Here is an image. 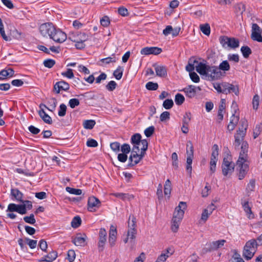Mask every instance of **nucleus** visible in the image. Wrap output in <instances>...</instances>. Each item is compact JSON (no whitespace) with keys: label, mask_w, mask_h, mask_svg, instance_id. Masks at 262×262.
<instances>
[{"label":"nucleus","mask_w":262,"mask_h":262,"mask_svg":"<svg viewBox=\"0 0 262 262\" xmlns=\"http://www.w3.org/2000/svg\"><path fill=\"white\" fill-rule=\"evenodd\" d=\"M55 28V27L52 23H45L40 25L39 31L43 36L48 35L50 37L53 33Z\"/></svg>","instance_id":"obj_5"},{"label":"nucleus","mask_w":262,"mask_h":262,"mask_svg":"<svg viewBox=\"0 0 262 262\" xmlns=\"http://www.w3.org/2000/svg\"><path fill=\"white\" fill-rule=\"evenodd\" d=\"M25 241L31 249H34L37 246V241L29 239L28 237L25 238Z\"/></svg>","instance_id":"obj_63"},{"label":"nucleus","mask_w":262,"mask_h":262,"mask_svg":"<svg viewBox=\"0 0 262 262\" xmlns=\"http://www.w3.org/2000/svg\"><path fill=\"white\" fill-rule=\"evenodd\" d=\"M186 154L187 157L193 158V147L190 141H188L186 144Z\"/></svg>","instance_id":"obj_28"},{"label":"nucleus","mask_w":262,"mask_h":262,"mask_svg":"<svg viewBox=\"0 0 262 262\" xmlns=\"http://www.w3.org/2000/svg\"><path fill=\"white\" fill-rule=\"evenodd\" d=\"M173 105V102L172 99H166L164 101L163 106L167 110L170 109Z\"/></svg>","instance_id":"obj_53"},{"label":"nucleus","mask_w":262,"mask_h":262,"mask_svg":"<svg viewBox=\"0 0 262 262\" xmlns=\"http://www.w3.org/2000/svg\"><path fill=\"white\" fill-rule=\"evenodd\" d=\"M222 86L223 89V94L234 93L236 95L239 94V89L237 85H234L228 82H222Z\"/></svg>","instance_id":"obj_9"},{"label":"nucleus","mask_w":262,"mask_h":262,"mask_svg":"<svg viewBox=\"0 0 262 262\" xmlns=\"http://www.w3.org/2000/svg\"><path fill=\"white\" fill-rule=\"evenodd\" d=\"M209 65H207L203 62L199 63L198 65L196 67V71L201 75H206L208 74L207 71L208 70V67Z\"/></svg>","instance_id":"obj_20"},{"label":"nucleus","mask_w":262,"mask_h":262,"mask_svg":"<svg viewBox=\"0 0 262 262\" xmlns=\"http://www.w3.org/2000/svg\"><path fill=\"white\" fill-rule=\"evenodd\" d=\"M235 164L232 162L228 160L227 158H224L222 164L223 174L227 176L228 174H231L234 169Z\"/></svg>","instance_id":"obj_3"},{"label":"nucleus","mask_w":262,"mask_h":262,"mask_svg":"<svg viewBox=\"0 0 262 262\" xmlns=\"http://www.w3.org/2000/svg\"><path fill=\"white\" fill-rule=\"evenodd\" d=\"M148 141L146 139H143V142H142V146L141 147V152L140 154H139L140 157L138 159L139 161L140 162L143 158L144 157L146 151L148 149Z\"/></svg>","instance_id":"obj_25"},{"label":"nucleus","mask_w":262,"mask_h":262,"mask_svg":"<svg viewBox=\"0 0 262 262\" xmlns=\"http://www.w3.org/2000/svg\"><path fill=\"white\" fill-rule=\"evenodd\" d=\"M86 237L85 234H84L83 236H82L81 234L78 233L74 238H73L72 242L77 246L83 247L85 245Z\"/></svg>","instance_id":"obj_15"},{"label":"nucleus","mask_w":262,"mask_h":262,"mask_svg":"<svg viewBox=\"0 0 262 262\" xmlns=\"http://www.w3.org/2000/svg\"><path fill=\"white\" fill-rule=\"evenodd\" d=\"M75 252L73 250H70L68 252L67 259L69 262H73L75 259Z\"/></svg>","instance_id":"obj_56"},{"label":"nucleus","mask_w":262,"mask_h":262,"mask_svg":"<svg viewBox=\"0 0 262 262\" xmlns=\"http://www.w3.org/2000/svg\"><path fill=\"white\" fill-rule=\"evenodd\" d=\"M230 37L226 36H221L219 38V41L224 48L229 47L228 45L230 41Z\"/></svg>","instance_id":"obj_33"},{"label":"nucleus","mask_w":262,"mask_h":262,"mask_svg":"<svg viewBox=\"0 0 262 262\" xmlns=\"http://www.w3.org/2000/svg\"><path fill=\"white\" fill-rule=\"evenodd\" d=\"M183 91L187 97L192 98L196 95V86L193 85H189L185 88Z\"/></svg>","instance_id":"obj_19"},{"label":"nucleus","mask_w":262,"mask_h":262,"mask_svg":"<svg viewBox=\"0 0 262 262\" xmlns=\"http://www.w3.org/2000/svg\"><path fill=\"white\" fill-rule=\"evenodd\" d=\"M258 245L257 244V241L255 239H252L248 241L244 247L250 250L251 251L256 252L257 248Z\"/></svg>","instance_id":"obj_22"},{"label":"nucleus","mask_w":262,"mask_h":262,"mask_svg":"<svg viewBox=\"0 0 262 262\" xmlns=\"http://www.w3.org/2000/svg\"><path fill=\"white\" fill-rule=\"evenodd\" d=\"M157 76L160 77H164L167 75V70L165 66H159L157 64H153Z\"/></svg>","instance_id":"obj_18"},{"label":"nucleus","mask_w":262,"mask_h":262,"mask_svg":"<svg viewBox=\"0 0 262 262\" xmlns=\"http://www.w3.org/2000/svg\"><path fill=\"white\" fill-rule=\"evenodd\" d=\"M117 59L115 57V54H113L111 57H108L105 58H102L100 59V62L105 64H108L110 63H114L116 62Z\"/></svg>","instance_id":"obj_27"},{"label":"nucleus","mask_w":262,"mask_h":262,"mask_svg":"<svg viewBox=\"0 0 262 262\" xmlns=\"http://www.w3.org/2000/svg\"><path fill=\"white\" fill-rule=\"evenodd\" d=\"M262 130V124H258L255 126L253 129V138L256 139L260 135Z\"/></svg>","instance_id":"obj_45"},{"label":"nucleus","mask_w":262,"mask_h":262,"mask_svg":"<svg viewBox=\"0 0 262 262\" xmlns=\"http://www.w3.org/2000/svg\"><path fill=\"white\" fill-rule=\"evenodd\" d=\"M154 126H151L145 129L144 134L147 137H150L154 134Z\"/></svg>","instance_id":"obj_64"},{"label":"nucleus","mask_w":262,"mask_h":262,"mask_svg":"<svg viewBox=\"0 0 262 262\" xmlns=\"http://www.w3.org/2000/svg\"><path fill=\"white\" fill-rule=\"evenodd\" d=\"M11 195L17 201L24 202L23 200V194L17 188H12L11 189Z\"/></svg>","instance_id":"obj_23"},{"label":"nucleus","mask_w":262,"mask_h":262,"mask_svg":"<svg viewBox=\"0 0 262 262\" xmlns=\"http://www.w3.org/2000/svg\"><path fill=\"white\" fill-rule=\"evenodd\" d=\"M192 157H187L186 160V169L187 172L190 174V175L191 174L192 172Z\"/></svg>","instance_id":"obj_48"},{"label":"nucleus","mask_w":262,"mask_h":262,"mask_svg":"<svg viewBox=\"0 0 262 262\" xmlns=\"http://www.w3.org/2000/svg\"><path fill=\"white\" fill-rule=\"evenodd\" d=\"M38 114L42 120L46 123L51 124L52 120L50 116H49L43 109H41L38 112Z\"/></svg>","instance_id":"obj_24"},{"label":"nucleus","mask_w":262,"mask_h":262,"mask_svg":"<svg viewBox=\"0 0 262 262\" xmlns=\"http://www.w3.org/2000/svg\"><path fill=\"white\" fill-rule=\"evenodd\" d=\"M241 51L243 56L245 58H248L250 55L252 54V51L251 49L247 46H242L241 48Z\"/></svg>","instance_id":"obj_29"},{"label":"nucleus","mask_w":262,"mask_h":262,"mask_svg":"<svg viewBox=\"0 0 262 262\" xmlns=\"http://www.w3.org/2000/svg\"><path fill=\"white\" fill-rule=\"evenodd\" d=\"M225 243L226 241L224 239L213 242L210 244V247L209 248H206L203 249V253H206L213 250H216L218 248L223 246Z\"/></svg>","instance_id":"obj_12"},{"label":"nucleus","mask_w":262,"mask_h":262,"mask_svg":"<svg viewBox=\"0 0 262 262\" xmlns=\"http://www.w3.org/2000/svg\"><path fill=\"white\" fill-rule=\"evenodd\" d=\"M45 256L48 260V262H52L57 258V253L55 251H52Z\"/></svg>","instance_id":"obj_42"},{"label":"nucleus","mask_w":262,"mask_h":262,"mask_svg":"<svg viewBox=\"0 0 262 262\" xmlns=\"http://www.w3.org/2000/svg\"><path fill=\"white\" fill-rule=\"evenodd\" d=\"M123 72V69L121 66H118L116 70L113 72V76L117 80L121 79Z\"/></svg>","instance_id":"obj_30"},{"label":"nucleus","mask_w":262,"mask_h":262,"mask_svg":"<svg viewBox=\"0 0 262 262\" xmlns=\"http://www.w3.org/2000/svg\"><path fill=\"white\" fill-rule=\"evenodd\" d=\"M171 182L169 179H167L164 185V194L165 195L170 194L171 193Z\"/></svg>","instance_id":"obj_47"},{"label":"nucleus","mask_w":262,"mask_h":262,"mask_svg":"<svg viewBox=\"0 0 262 262\" xmlns=\"http://www.w3.org/2000/svg\"><path fill=\"white\" fill-rule=\"evenodd\" d=\"M120 150L122 151V153L127 154L131 150L130 146L128 144L124 143L120 146Z\"/></svg>","instance_id":"obj_54"},{"label":"nucleus","mask_w":262,"mask_h":262,"mask_svg":"<svg viewBox=\"0 0 262 262\" xmlns=\"http://www.w3.org/2000/svg\"><path fill=\"white\" fill-rule=\"evenodd\" d=\"M186 208L187 205L186 203L185 202H180L179 206L176 208L172 219V225L171 227V230L173 232H177L179 227V224L184 216V210Z\"/></svg>","instance_id":"obj_1"},{"label":"nucleus","mask_w":262,"mask_h":262,"mask_svg":"<svg viewBox=\"0 0 262 262\" xmlns=\"http://www.w3.org/2000/svg\"><path fill=\"white\" fill-rule=\"evenodd\" d=\"M79 104H80L79 100L76 98L71 99L69 102V106L72 108H75L76 106L79 105Z\"/></svg>","instance_id":"obj_61"},{"label":"nucleus","mask_w":262,"mask_h":262,"mask_svg":"<svg viewBox=\"0 0 262 262\" xmlns=\"http://www.w3.org/2000/svg\"><path fill=\"white\" fill-rule=\"evenodd\" d=\"M158 84L153 82H148L145 85L146 89L149 91H156L158 89Z\"/></svg>","instance_id":"obj_43"},{"label":"nucleus","mask_w":262,"mask_h":262,"mask_svg":"<svg viewBox=\"0 0 262 262\" xmlns=\"http://www.w3.org/2000/svg\"><path fill=\"white\" fill-rule=\"evenodd\" d=\"M259 103V97L258 95L256 94L253 96L252 100L253 108L257 110L258 108Z\"/></svg>","instance_id":"obj_51"},{"label":"nucleus","mask_w":262,"mask_h":262,"mask_svg":"<svg viewBox=\"0 0 262 262\" xmlns=\"http://www.w3.org/2000/svg\"><path fill=\"white\" fill-rule=\"evenodd\" d=\"M191 120V113L190 112L185 113L183 116L182 122L184 124H188Z\"/></svg>","instance_id":"obj_62"},{"label":"nucleus","mask_w":262,"mask_h":262,"mask_svg":"<svg viewBox=\"0 0 262 262\" xmlns=\"http://www.w3.org/2000/svg\"><path fill=\"white\" fill-rule=\"evenodd\" d=\"M244 210L246 213L247 217L251 219H253L254 217V214L252 213L251 208L249 206V202L246 201L244 203H242Z\"/></svg>","instance_id":"obj_21"},{"label":"nucleus","mask_w":262,"mask_h":262,"mask_svg":"<svg viewBox=\"0 0 262 262\" xmlns=\"http://www.w3.org/2000/svg\"><path fill=\"white\" fill-rule=\"evenodd\" d=\"M141 137V135L139 133H136L132 136L130 143L133 145L132 148L137 149V148H139V145L142 146L143 139L142 140Z\"/></svg>","instance_id":"obj_14"},{"label":"nucleus","mask_w":262,"mask_h":262,"mask_svg":"<svg viewBox=\"0 0 262 262\" xmlns=\"http://www.w3.org/2000/svg\"><path fill=\"white\" fill-rule=\"evenodd\" d=\"M232 262H245L241 255L236 250H234L233 255L232 257Z\"/></svg>","instance_id":"obj_39"},{"label":"nucleus","mask_w":262,"mask_h":262,"mask_svg":"<svg viewBox=\"0 0 262 262\" xmlns=\"http://www.w3.org/2000/svg\"><path fill=\"white\" fill-rule=\"evenodd\" d=\"M111 148L115 152L120 150V144L118 142H114L110 144Z\"/></svg>","instance_id":"obj_55"},{"label":"nucleus","mask_w":262,"mask_h":262,"mask_svg":"<svg viewBox=\"0 0 262 262\" xmlns=\"http://www.w3.org/2000/svg\"><path fill=\"white\" fill-rule=\"evenodd\" d=\"M96 124V122L94 120H86L83 122V126L85 129H92Z\"/></svg>","instance_id":"obj_37"},{"label":"nucleus","mask_w":262,"mask_h":262,"mask_svg":"<svg viewBox=\"0 0 262 262\" xmlns=\"http://www.w3.org/2000/svg\"><path fill=\"white\" fill-rule=\"evenodd\" d=\"M136 218L133 215L129 216L128 222V229L127 231V236L129 237V239L132 240L136 238L137 234V230L136 229Z\"/></svg>","instance_id":"obj_2"},{"label":"nucleus","mask_w":262,"mask_h":262,"mask_svg":"<svg viewBox=\"0 0 262 262\" xmlns=\"http://www.w3.org/2000/svg\"><path fill=\"white\" fill-rule=\"evenodd\" d=\"M55 64V61L53 59H48L43 61V65L48 68H52Z\"/></svg>","instance_id":"obj_59"},{"label":"nucleus","mask_w":262,"mask_h":262,"mask_svg":"<svg viewBox=\"0 0 262 262\" xmlns=\"http://www.w3.org/2000/svg\"><path fill=\"white\" fill-rule=\"evenodd\" d=\"M101 206V202L95 196L90 197L88 201V209L89 211L94 212Z\"/></svg>","instance_id":"obj_8"},{"label":"nucleus","mask_w":262,"mask_h":262,"mask_svg":"<svg viewBox=\"0 0 262 262\" xmlns=\"http://www.w3.org/2000/svg\"><path fill=\"white\" fill-rule=\"evenodd\" d=\"M117 86V83L115 81L112 80L110 81L105 86L106 89L108 91H114Z\"/></svg>","instance_id":"obj_60"},{"label":"nucleus","mask_w":262,"mask_h":262,"mask_svg":"<svg viewBox=\"0 0 262 262\" xmlns=\"http://www.w3.org/2000/svg\"><path fill=\"white\" fill-rule=\"evenodd\" d=\"M200 30L206 35L208 36L210 34V27L208 24L200 25Z\"/></svg>","instance_id":"obj_38"},{"label":"nucleus","mask_w":262,"mask_h":262,"mask_svg":"<svg viewBox=\"0 0 262 262\" xmlns=\"http://www.w3.org/2000/svg\"><path fill=\"white\" fill-rule=\"evenodd\" d=\"M255 34H259L261 35V30L259 26L257 24H253L252 26V33L251 35V38L253 40H255V38H254Z\"/></svg>","instance_id":"obj_26"},{"label":"nucleus","mask_w":262,"mask_h":262,"mask_svg":"<svg viewBox=\"0 0 262 262\" xmlns=\"http://www.w3.org/2000/svg\"><path fill=\"white\" fill-rule=\"evenodd\" d=\"M230 41L228 46L231 48H236L239 47V41L234 37H230Z\"/></svg>","instance_id":"obj_40"},{"label":"nucleus","mask_w":262,"mask_h":262,"mask_svg":"<svg viewBox=\"0 0 262 262\" xmlns=\"http://www.w3.org/2000/svg\"><path fill=\"white\" fill-rule=\"evenodd\" d=\"M66 189L67 191L71 194L80 195L82 193V190L80 189H76L70 187H67Z\"/></svg>","instance_id":"obj_49"},{"label":"nucleus","mask_w":262,"mask_h":262,"mask_svg":"<svg viewBox=\"0 0 262 262\" xmlns=\"http://www.w3.org/2000/svg\"><path fill=\"white\" fill-rule=\"evenodd\" d=\"M255 252L251 251L247 248H244L243 255L245 258L247 260L251 259L254 255Z\"/></svg>","instance_id":"obj_31"},{"label":"nucleus","mask_w":262,"mask_h":262,"mask_svg":"<svg viewBox=\"0 0 262 262\" xmlns=\"http://www.w3.org/2000/svg\"><path fill=\"white\" fill-rule=\"evenodd\" d=\"M81 224V219L80 216H76L74 217L71 222V226L74 228L79 227Z\"/></svg>","instance_id":"obj_34"},{"label":"nucleus","mask_w":262,"mask_h":262,"mask_svg":"<svg viewBox=\"0 0 262 262\" xmlns=\"http://www.w3.org/2000/svg\"><path fill=\"white\" fill-rule=\"evenodd\" d=\"M234 137H235V141H234V145L235 146V148L238 149L239 146L241 143V142L243 141L244 139H242L240 136L239 135H238L237 134H236V135H235L234 136Z\"/></svg>","instance_id":"obj_58"},{"label":"nucleus","mask_w":262,"mask_h":262,"mask_svg":"<svg viewBox=\"0 0 262 262\" xmlns=\"http://www.w3.org/2000/svg\"><path fill=\"white\" fill-rule=\"evenodd\" d=\"M239 167V173L238 174V179L239 180L243 179L249 170L248 165L246 163H236Z\"/></svg>","instance_id":"obj_17"},{"label":"nucleus","mask_w":262,"mask_h":262,"mask_svg":"<svg viewBox=\"0 0 262 262\" xmlns=\"http://www.w3.org/2000/svg\"><path fill=\"white\" fill-rule=\"evenodd\" d=\"M212 152L211 154V159L214 160H218L219 156V147L217 144H214L212 146Z\"/></svg>","instance_id":"obj_46"},{"label":"nucleus","mask_w":262,"mask_h":262,"mask_svg":"<svg viewBox=\"0 0 262 262\" xmlns=\"http://www.w3.org/2000/svg\"><path fill=\"white\" fill-rule=\"evenodd\" d=\"M247 152L241 151L236 163H245L247 160Z\"/></svg>","instance_id":"obj_41"},{"label":"nucleus","mask_w":262,"mask_h":262,"mask_svg":"<svg viewBox=\"0 0 262 262\" xmlns=\"http://www.w3.org/2000/svg\"><path fill=\"white\" fill-rule=\"evenodd\" d=\"M69 89V84L63 80L57 82L54 85V91L56 94H59L61 91H67Z\"/></svg>","instance_id":"obj_13"},{"label":"nucleus","mask_w":262,"mask_h":262,"mask_svg":"<svg viewBox=\"0 0 262 262\" xmlns=\"http://www.w3.org/2000/svg\"><path fill=\"white\" fill-rule=\"evenodd\" d=\"M175 102L177 105H180L183 103L185 101V98L183 95L178 93L175 96Z\"/></svg>","instance_id":"obj_44"},{"label":"nucleus","mask_w":262,"mask_h":262,"mask_svg":"<svg viewBox=\"0 0 262 262\" xmlns=\"http://www.w3.org/2000/svg\"><path fill=\"white\" fill-rule=\"evenodd\" d=\"M162 52L161 48L156 47H145L141 49V54L142 55H150L154 54L155 55H159Z\"/></svg>","instance_id":"obj_11"},{"label":"nucleus","mask_w":262,"mask_h":262,"mask_svg":"<svg viewBox=\"0 0 262 262\" xmlns=\"http://www.w3.org/2000/svg\"><path fill=\"white\" fill-rule=\"evenodd\" d=\"M49 103L50 104V106L51 107V109L48 107L45 104H40V107H41L42 105L46 108H47L48 110L50 111H53V110H54L56 107L57 104V100L55 98H51L50 101H49Z\"/></svg>","instance_id":"obj_35"},{"label":"nucleus","mask_w":262,"mask_h":262,"mask_svg":"<svg viewBox=\"0 0 262 262\" xmlns=\"http://www.w3.org/2000/svg\"><path fill=\"white\" fill-rule=\"evenodd\" d=\"M208 74L206 76L210 78L211 80L217 79L222 75L221 71H220L219 68L216 66H210L208 67Z\"/></svg>","instance_id":"obj_6"},{"label":"nucleus","mask_w":262,"mask_h":262,"mask_svg":"<svg viewBox=\"0 0 262 262\" xmlns=\"http://www.w3.org/2000/svg\"><path fill=\"white\" fill-rule=\"evenodd\" d=\"M247 127V121L245 119H242L240 121V126L237 130V134L240 136L242 139H243L246 135Z\"/></svg>","instance_id":"obj_16"},{"label":"nucleus","mask_w":262,"mask_h":262,"mask_svg":"<svg viewBox=\"0 0 262 262\" xmlns=\"http://www.w3.org/2000/svg\"><path fill=\"white\" fill-rule=\"evenodd\" d=\"M7 211L9 212H17L21 214H25L27 213L26 205L25 204H15L14 203L10 204L7 210Z\"/></svg>","instance_id":"obj_10"},{"label":"nucleus","mask_w":262,"mask_h":262,"mask_svg":"<svg viewBox=\"0 0 262 262\" xmlns=\"http://www.w3.org/2000/svg\"><path fill=\"white\" fill-rule=\"evenodd\" d=\"M67 111V106L62 103L59 106V110L58 113L59 116L63 117L66 115Z\"/></svg>","instance_id":"obj_57"},{"label":"nucleus","mask_w":262,"mask_h":262,"mask_svg":"<svg viewBox=\"0 0 262 262\" xmlns=\"http://www.w3.org/2000/svg\"><path fill=\"white\" fill-rule=\"evenodd\" d=\"M24 221L30 224H34L36 223V220L34 217V215L31 213L30 216H26L24 217Z\"/></svg>","instance_id":"obj_50"},{"label":"nucleus","mask_w":262,"mask_h":262,"mask_svg":"<svg viewBox=\"0 0 262 262\" xmlns=\"http://www.w3.org/2000/svg\"><path fill=\"white\" fill-rule=\"evenodd\" d=\"M218 68L220 71H228L230 70V66L227 60H224L220 64Z\"/></svg>","instance_id":"obj_36"},{"label":"nucleus","mask_w":262,"mask_h":262,"mask_svg":"<svg viewBox=\"0 0 262 262\" xmlns=\"http://www.w3.org/2000/svg\"><path fill=\"white\" fill-rule=\"evenodd\" d=\"M77 36H79V39H76L75 37L73 38L71 37H69V39L76 43L75 47L76 49L80 50L83 49L85 48V46L84 42L87 39L86 34L84 33H80L79 34H77Z\"/></svg>","instance_id":"obj_7"},{"label":"nucleus","mask_w":262,"mask_h":262,"mask_svg":"<svg viewBox=\"0 0 262 262\" xmlns=\"http://www.w3.org/2000/svg\"><path fill=\"white\" fill-rule=\"evenodd\" d=\"M54 41L58 43L64 42L67 38V34L59 29L55 28L53 33L50 37Z\"/></svg>","instance_id":"obj_4"},{"label":"nucleus","mask_w":262,"mask_h":262,"mask_svg":"<svg viewBox=\"0 0 262 262\" xmlns=\"http://www.w3.org/2000/svg\"><path fill=\"white\" fill-rule=\"evenodd\" d=\"M107 232L104 228H100L99 232V240L106 241Z\"/></svg>","instance_id":"obj_52"},{"label":"nucleus","mask_w":262,"mask_h":262,"mask_svg":"<svg viewBox=\"0 0 262 262\" xmlns=\"http://www.w3.org/2000/svg\"><path fill=\"white\" fill-rule=\"evenodd\" d=\"M193 59V57L190 58L189 60L188 64L186 66V70L189 73L192 72V71L194 70V63L198 62V61L195 59L192 61Z\"/></svg>","instance_id":"obj_32"}]
</instances>
